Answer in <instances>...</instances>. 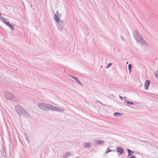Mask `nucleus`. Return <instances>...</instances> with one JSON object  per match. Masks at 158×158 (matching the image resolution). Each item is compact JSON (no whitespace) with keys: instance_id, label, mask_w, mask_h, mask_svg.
<instances>
[{"instance_id":"f257e3e1","label":"nucleus","mask_w":158,"mask_h":158,"mask_svg":"<svg viewBox=\"0 0 158 158\" xmlns=\"http://www.w3.org/2000/svg\"><path fill=\"white\" fill-rule=\"evenodd\" d=\"M61 16V15L59 14L58 10L54 14V19L55 23L58 30L60 31H63L64 26L63 20L60 19Z\"/></svg>"},{"instance_id":"f03ea898","label":"nucleus","mask_w":158,"mask_h":158,"mask_svg":"<svg viewBox=\"0 0 158 158\" xmlns=\"http://www.w3.org/2000/svg\"><path fill=\"white\" fill-rule=\"evenodd\" d=\"M133 35L135 39L139 44L143 46H148L144 40L142 36L138 32V31H135L133 32Z\"/></svg>"},{"instance_id":"7ed1b4c3","label":"nucleus","mask_w":158,"mask_h":158,"mask_svg":"<svg viewBox=\"0 0 158 158\" xmlns=\"http://www.w3.org/2000/svg\"><path fill=\"white\" fill-rule=\"evenodd\" d=\"M37 106L39 109L42 110L47 111L51 110L52 105L44 102H40L37 104Z\"/></svg>"},{"instance_id":"20e7f679","label":"nucleus","mask_w":158,"mask_h":158,"mask_svg":"<svg viewBox=\"0 0 158 158\" xmlns=\"http://www.w3.org/2000/svg\"><path fill=\"white\" fill-rule=\"evenodd\" d=\"M5 97L8 100H11L16 101L18 100V98L14 96L10 92L6 91L5 94Z\"/></svg>"},{"instance_id":"39448f33","label":"nucleus","mask_w":158,"mask_h":158,"mask_svg":"<svg viewBox=\"0 0 158 158\" xmlns=\"http://www.w3.org/2000/svg\"><path fill=\"white\" fill-rule=\"evenodd\" d=\"M15 109L16 112L19 116L22 113V112L25 109L19 105H16L15 106Z\"/></svg>"},{"instance_id":"423d86ee","label":"nucleus","mask_w":158,"mask_h":158,"mask_svg":"<svg viewBox=\"0 0 158 158\" xmlns=\"http://www.w3.org/2000/svg\"><path fill=\"white\" fill-rule=\"evenodd\" d=\"M51 110L52 111H59L61 112H64V108L55 106L52 105Z\"/></svg>"},{"instance_id":"0eeeda50","label":"nucleus","mask_w":158,"mask_h":158,"mask_svg":"<svg viewBox=\"0 0 158 158\" xmlns=\"http://www.w3.org/2000/svg\"><path fill=\"white\" fill-rule=\"evenodd\" d=\"M22 114H23L26 117L28 118H31V116L29 114L27 110L25 109V110H23Z\"/></svg>"},{"instance_id":"6e6552de","label":"nucleus","mask_w":158,"mask_h":158,"mask_svg":"<svg viewBox=\"0 0 158 158\" xmlns=\"http://www.w3.org/2000/svg\"><path fill=\"white\" fill-rule=\"evenodd\" d=\"M150 81L149 80H146L144 83V86L145 89L148 90L149 86L150 85Z\"/></svg>"},{"instance_id":"1a4fd4ad","label":"nucleus","mask_w":158,"mask_h":158,"mask_svg":"<svg viewBox=\"0 0 158 158\" xmlns=\"http://www.w3.org/2000/svg\"><path fill=\"white\" fill-rule=\"evenodd\" d=\"M70 76L73 79H74V80L79 85H80L81 86H83V84L81 83V82L78 79L77 77H73L72 76Z\"/></svg>"},{"instance_id":"9d476101","label":"nucleus","mask_w":158,"mask_h":158,"mask_svg":"<svg viewBox=\"0 0 158 158\" xmlns=\"http://www.w3.org/2000/svg\"><path fill=\"white\" fill-rule=\"evenodd\" d=\"M83 146L85 148H88L92 147V144L90 142H88L84 143Z\"/></svg>"},{"instance_id":"9b49d317","label":"nucleus","mask_w":158,"mask_h":158,"mask_svg":"<svg viewBox=\"0 0 158 158\" xmlns=\"http://www.w3.org/2000/svg\"><path fill=\"white\" fill-rule=\"evenodd\" d=\"M71 154L70 152H67L62 155L61 158H67L68 157L71 156Z\"/></svg>"},{"instance_id":"f8f14e48","label":"nucleus","mask_w":158,"mask_h":158,"mask_svg":"<svg viewBox=\"0 0 158 158\" xmlns=\"http://www.w3.org/2000/svg\"><path fill=\"white\" fill-rule=\"evenodd\" d=\"M94 141L96 142V143L97 145H103L105 143L104 141L102 140H94Z\"/></svg>"},{"instance_id":"ddd939ff","label":"nucleus","mask_w":158,"mask_h":158,"mask_svg":"<svg viewBox=\"0 0 158 158\" xmlns=\"http://www.w3.org/2000/svg\"><path fill=\"white\" fill-rule=\"evenodd\" d=\"M6 25L8 26L12 30H14L15 29L14 26L10 24L9 22L7 23H6Z\"/></svg>"},{"instance_id":"4468645a","label":"nucleus","mask_w":158,"mask_h":158,"mask_svg":"<svg viewBox=\"0 0 158 158\" xmlns=\"http://www.w3.org/2000/svg\"><path fill=\"white\" fill-rule=\"evenodd\" d=\"M0 19H1V21H2V22L3 23H4L5 24H6V23H9V22L7 21L6 20V19L5 18H4L3 17H0Z\"/></svg>"},{"instance_id":"2eb2a0df","label":"nucleus","mask_w":158,"mask_h":158,"mask_svg":"<svg viewBox=\"0 0 158 158\" xmlns=\"http://www.w3.org/2000/svg\"><path fill=\"white\" fill-rule=\"evenodd\" d=\"M118 152L119 153L121 154H122L123 153V149L122 148H118Z\"/></svg>"},{"instance_id":"dca6fc26","label":"nucleus","mask_w":158,"mask_h":158,"mask_svg":"<svg viewBox=\"0 0 158 158\" xmlns=\"http://www.w3.org/2000/svg\"><path fill=\"white\" fill-rule=\"evenodd\" d=\"M127 150L128 153V156H130L134 153V152L132 151L129 149L127 148Z\"/></svg>"},{"instance_id":"f3484780","label":"nucleus","mask_w":158,"mask_h":158,"mask_svg":"<svg viewBox=\"0 0 158 158\" xmlns=\"http://www.w3.org/2000/svg\"><path fill=\"white\" fill-rule=\"evenodd\" d=\"M121 113H118V112H115L114 114V115L116 117H119L121 116V115H123Z\"/></svg>"},{"instance_id":"a211bd4d","label":"nucleus","mask_w":158,"mask_h":158,"mask_svg":"<svg viewBox=\"0 0 158 158\" xmlns=\"http://www.w3.org/2000/svg\"><path fill=\"white\" fill-rule=\"evenodd\" d=\"M124 102L129 105H133L134 103L132 102H130L129 101L126 100H124Z\"/></svg>"},{"instance_id":"6ab92c4d","label":"nucleus","mask_w":158,"mask_h":158,"mask_svg":"<svg viewBox=\"0 0 158 158\" xmlns=\"http://www.w3.org/2000/svg\"><path fill=\"white\" fill-rule=\"evenodd\" d=\"M24 137L25 138L26 141L27 142H29V141L28 139V135L26 133H24Z\"/></svg>"},{"instance_id":"aec40b11","label":"nucleus","mask_w":158,"mask_h":158,"mask_svg":"<svg viewBox=\"0 0 158 158\" xmlns=\"http://www.w3.org/2000/svg\"><path fill=\"white\" fill-rule=\"evenodd\" d=\"M131 68H132V65L131 64H130L128 65V70L130 72V73L131 71Z\"/></svg>"},{"instance_id":"412c9836","label":"nucleus","mask_w":158,"mask_h":158,"mask_svg":"<svg viewBox=\"0 0 158 158\" xmlns=\"http://www.w3.org/2000/svg\"><path fill=\"white\" fill-rule=\"evenodd\" d=\"M119 97L121 100H125V99L127 98V97H122L120 95L119 96Z\"/></svg>"},{"instance_id":"4be33fe9","label":"nucleus","mask_w":158,"mask_h":158,"mask_svg":"<svg viewBox=\"0 0 158 158\" xmlns=\"http://www.w3.org/2000/svg\"><path fill=\"white\" fill-rule=\"evenodd\" d=\"M113 151L110 150L109 148H107L106 151V153H108L110 152H112Z\"/></svg>"},{"instance_id":"5701e85b","label":"nucleus","mask_w":158,"mask_h":158,"mask_svg":"<svg viewBox=\"0 0 158 158\" xmlns=\"http://www.w3.org/2000/svg\"><path fill=\"white\" fill-rule=\"evenodd\" d=\"M112 64L111 63H109L106 66V68H109V67H110L111 65H112Z\"/></svg>"},{"instance_id":"b1692460","label":"nucleus","mask_w":158,"mask_h":158,"mask_svg":"<svg viewBox=\"0 0 158 158\" xmlns=\"http://www.w3.org/2000/svg\"><path fill=\"white\" fill-rule=\"evenodd\" d=\"M95 102H96V103H101V104H102L103 105H104L103 104H102V103H101V102H99V101H96Z\"/></svg>"},{"instance_id":"393cba45","label":"nucleus","mask_w":158,"mask_h":158,"mask_svg":"<svg viewBox=\"0 0 158 158\" xmlns=\"http://www.w3.org/2000/svg\"><path fill=\"white\" fill-rule=\"evenodd\" d=\"M121 40H123V41L125 40L124 37H123L122 36H121Z\"/></svg>"},{"instance_id":"a878e982","label":"nucleus","mask_w":158,"mask_h":158,"mask_svg":"<svg viewBox=\"0 0 158 158\" xmlns=\"http://www.w3.org/2000/svg\"><path fill=\"white\" fill-rule=\"evenodd\" d=\"M128 62H127V64H128Z\"/></svg>"},{"instance_id":"bb28decb","label":"nucleus","mask_w":158,"mask_h":158,"mask_svg":"<svg viewBox=\"0 0 158 158\" xmlns=\"http://www.w3.org/2000/svg\"><path fill=\"white\" fill-rule=\"evenodd\" d=\"M1 15V13H0V16Z\"/></svg>"}]
</instances>
